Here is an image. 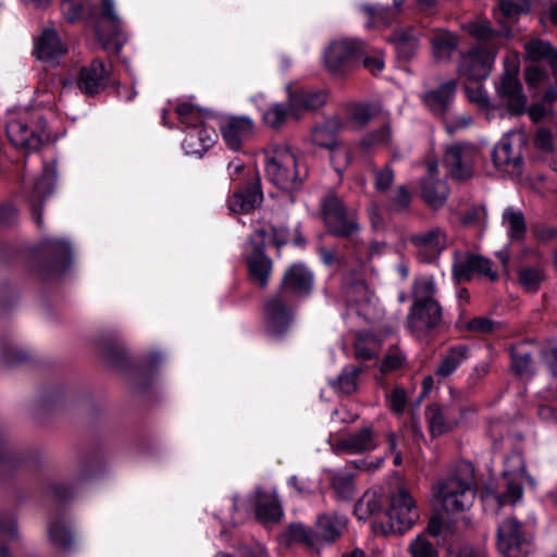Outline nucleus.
Masks as SVG:
<instances>
[{"label":"nucleus","mask_w":557,"mask_h":557,"mask_svg":"<svg viewBox=\"0 0 557 557\" xmlns=\"http://www.w3.org/2000/svg\"><path fill=\"white\" fill-rule=\"evenodd\" d=\"M497 53V46L481 48L478 46L462 55L459 73L471 81L485 79L491 71Z\"/></svg>","instance_id":"14"},{"label":"nucleus","mask_w":557,"mask_h":557,"mask_svg":"<svg viewBox=\"0 0 557 557\" xmlns=\"http://www.w3.org/2000/svg\"><path fill=\"white\" fill-rule=\"evenodd\" d=\"M497 9H494V16L497 20H502L503 15L507 20H513L521 13H525L529 10V0H497Z\"/></svg>","instance_id":"43"},{"label":"nucleus","mask_w":557,"mask_h":557,"mask_svg":"<svg viewBox=\"0 0 557 557\" xmlns=\"http://www.w3.org/2000/svg\"><path fill=\"white\" fill-rule=\"evenodd\" d=\"M312 141L314 145L331 149L337 141L334 134L326 126L315 127L312 133Z\"/></svg>","instance_id":"60"},{"label":"nucleus","mask_w":557,"mask_h":557,"mask_svg":"<svg viewBox=\"0 0 557 557\" xmlns=\"http://www.w3.org/2000/svg\"><path fill=\"white\" fill-rule=\"evenodd\" d=\"M25 358L24 352L10 338H0V360L10 364Z\"/></svg>","instance_id":"55"},{"label":"nucleus","mask_w":557,"mask_h":557,"mask_svg":"<svg viewBox=\"0 0 557 557\" xmlns=\"http://www.w3.org/2000/svg\"><path fill=\"white\" fill-rule=\"evenodd\" d=\"M497 92L511 114L524 112L527 98L522 92V86L517 74H505L497 87Z\"/></svg>","instance_id":"19"},{"label":"nucleus","mask_w":557,"mask_h":557,"mask_svg":"<svg viewBox=\"0 0 557 557\" xmlns=\"http://www.w3.org/2000/svg\"><path fill=\"white\" fill-rule=\"evenodd\" d=\"M346 295L348 304L357 307L359 315H363L366 319H371L374 315L376 297L364 282L357 281L350 284Z\"/></svg>","instance_id":"22"},{"label":"nucleus","mask_w":557,"mask_h":557,"mask_svg":"<svg viewBox=\"0 0 557 557\" xmlns=\"http://www.w3.org/2000/svg\"><path fill=\"white\" fill-rule=\"evenodd\" d=\"M55 178L57 172L54 164H47L44 168L42 174L34 182L33 190L29 196V202L35 215L36 223L38 225L41 224V216L37 213V210L41 206L45 198L52 194Z\"/></svg>","instance_id":"21"},{"label":"nucleus","mask_w":557,"mask_h":557,"mask_svg":"<svg viewBox=\"0 0 557 557\" xmlns=\"http://www.w3.org/2000/svg\"><path fill=\"white\" fill-rule=\"evenodd\" d=\"M502 225L511 242L523 240L527 233V222L523 212L508 207L502 214Z\"/></svg>","instance_id":"33"},{"label":"nucleus","mask_w":557,"mask_h":557,"mask_svg":"<svg viewBox=\"0 0 557 557\" xmlns=\"http://www.w3.org/2000/svg\"><path fill=\"white\" fill-rule=\"evenodd\" d=\"M425 417L432 436H440L457 424V420L451 417L449 409L436 404L426 408Z\"/></svg>","instance_id":"30"},{"label":"nucleus","mask_w":557,"mask_h":557,"mask_svg":"<svg viewBox=\"0 0 557 557\" xmlns=\"http://www.w3.org/2000/svg\"><path fill=\"white\" fill-rule=\"evenodd\" d=\"M511 368L519 376H528L533 374V364L531 355L520 350L518 347L511 349Z\"/></svg>","instance_id":"49"},{"label":"nucleus","mask_w":557,"mask_h":557,"mask_svg":"<svg viewBox=\"0 0 557 557\" xmlns=\"http://www.w3.org/2000/svg\"><path fill=\"white\" fill-rule=\"evenodd\" d=\"M476 156L478 150L474 146L457 144L446 150L444 164L454 178L466 180L471 176Z\"/></svg>","instance_id":"16"},{"label":"nucleus","mask_w":557,"mask_h":557,"mask_svg":"<svg viewBox=\"0 0 557 557\" xmlns=\"http://www.w3.org/2000/svg\"><path fill=\"white\" fill-rule=\"evenodd\" d=\"M185 127L183 148L189 156L201 157L211 148L216 138L215 129L206 122L207 113L188 102H181L175 109Z\"/></svg>","instance_id":"3"},{"label":"nucleus","mask_w":557,"mask_h":557,"mask_svg":"<svg viewBox=\"0 0 557 557\" xmlns=\"http://www.w3.org/2000/svg\"><path fill=\"white\" fill-rule=\"evenodd\" d=\"M542 360L548 367L553 374H557V342H549L543 348Z\"/></svg>","instance_id":"63"},{"label":"nucleus","mask_w":557,"mask_h":557,"mask_svg":"<svg viewBox=\"0 0 557 557\" xmlns=\"http://www.w3.org/2000/svg\"><path fill=\"white\" fill-rule=\"evenodd\" d=\"M271 150L265 164L268 178L281 189L294 188L306 176V170L301 171L296 154L287 145L275 144Z\"/></svg>","instance_id":"4"},{"label":"nucleus","mask_w":557,"mask_h":557,"mask_svg":"<svg viewBox=\"0 0 557 557\" xmlns=\"http://www.w3.org/2000/svg\"><path fill=\"white\" fill-rule=\"evenodd\" d=\"M263 199L259 180L252 183L245 190L235 193L228 199V208L234 213H248L257 208Z\"/></svg>","instance_id":"26"},{"label":"nucleus","mask_w":557,"mask_h":557,"mask_svg":"<svg viewBox=\"0 0 557 557\" xmlns=\"http://www.w3.org/2000/svg\"><path fill=\"white\" fill-rule=\"evenodd\" d=\"M447 557H487L486 553L481 547H473L463 545L459 547H450L447 552Z\"/></svg>","instance_id":"62"},{"label":"nucleus","mask_w":557,"mask_h":557,"mask_svg":"<svg viewBox=\"0 0 557 557\" xmlns=\"http://www.w3.org/2000/svg\"><path fill=\"white\" fill-rule=\"evenodd\" d=\"M220 132L226 146L234 151H238L245 143L252 138L255 124L246 115L226 116L221 120Z\"/></svg>","instance_id":"15"},{"label":"nucleus","mask_w":557,"mask_h":557,"mask_svg":"<svg viewBox=\"0 0 557 557\" xmlns=\"http://www.w3.org/2000/svg\"><path fill=\"white\" fill-rule=\"evenodd\" d=\"M442 319L443 311L438 301L413 302L407 325L417 337H423L438 327Z\"/></svg>","instance_id":"13"},{"label":"nucleus","mask_w":557,"mask_h":557,"mask_svg":"<svg viewBox=\"0 0 557 557\" xmlns=\"http://www.w3.org/2000/svg\"><path fill=\"white\" fill-rule=\"evenodd\" d=\"M61 11L66 21L74 23L82 18L84 7L81 0H63Z\"/></svg>","instance_id":"58"},{"label":"nucleus","mask_w":557,"mask_h":557,"mask_svg":"<svg viewBox=\"0 0 557 557\" xmlns=\"http://www.w3.org/2000/svg\"><path fill=\"white\" fill-rule=\"evenodd\" d=\"M45 250L55 256L61 262L67 261L71 253V246L67 242L57 238H48L45 240Z\"/></svg>","instance_id":"56"},{"label":"nucleus","mask_w":557,"mask_h":557,"mask_svg":"<svg viewBox=\"0 0 557 557\" xmlns=\"http://www.w3.org/2000/svg\"><path fill=\"white\" fill-rule=\"evenodd\" d=\"M347 524V519L338 513H323L317 520L315 540L333 542L341 536Z\"/></svg>","instance_id":"27"},{"label":"nucleus","mask_w":557,"mask_h":557,"mask_svg":"<svg viewBox=\"0 0 557 557\" xmlns=\"http://www.w3.org/2000/svg\"><path fill=\"white\" fill-rule=\"evenodd\" d=\"M475 478L470 462H461L447 478L433 487L435 498L446 512H460L469 509L474 500Z\"/></svg>","instance_id":"2"},{"label":"nucleus","mask_w":557,"mask_h":557,"mask_svg":"<svg viewBox=\"0 0 557 557\" xmlns=\"http://www.w3.org/2000/svg\"><path fill=\"white\" fill-rule=\"evenodd\" d=\"M35 54L38 60L53 62L67 53V46L52 28H46L35 40Z\"/></svg>","instance_id":"20"},{"label":"nucleus","mask_w":557,"mask_h":557,"mask_svg":"<svg viewBox=\"0 0 557 557\" xmlns=\"http://www.w3.org/2000/svg\"><path fill=\"white\" fill-rule=\"evenodd\" d=\"M98 16L108 24L112 36H117L122 32L123 21L116 10L115 0H101Z\"/></svg>","instance_id":"41"},{"label":"nucleus","mask_w":557,"mask_h":557,"mask_svg":"<svg viewBox=\"0 0 557 557\" xmlns=\"http://www.w3.org/2000/svg\"><path fill=\"white\" fill-rule=\"evenodd\" d=\"M361 11L368 17L366 27L372 28L377 26H389L396 21L399 13H397L392 7H380V5H362Z\"/></svg>","instance_id":"36"},{"label":"nucleus","mask_w":557,"mask_h":557,"mask_svg":"<svg viewBox=\"0 0 557 557\" xmlns=\"http://www.w3.org/2000/svg\"><path fill=\"white\" fill-rule=\"evenodd\" d=\"M480 256L470 255L462 251H455L453 262V274L457 281L469 280L478 267Z\"/></svg>","instance_id":"37"},{"label":"nucleus","mask_w":557,"mask_h":557,"mask_svg":"<svg viewBox=\"0 0 557 557\" xmlns=\"http://www.w3.org/2000/svg\"><path fill=\"white\" fill-rule=\"evenodd\" d=\"M376 346L374 339L367 342L363 337L359 336L354 344L355 357L362 361L371 360L377 354Z\"/></svg>","instance_id":"57"},{"label":"nucleus","mask_w":557,"mask_h":557,"mask_svg":"<svg viewBox=\"0 0 557 557\" xmlns=\"http://www.w3.org/2000/svg\"><path fill=\"white\" fill-rule=\"evenodd\" d=\"M256 516L263 523L277 522L283 516V508L277 499L276 492L256 491Z\"/></svg>","instance_id":"24"},{"label":"nucleus","mask_w":557,"mask_h":557,"mask_svg":"<svg viewBox=\"0 0 557 557\" xmlns=\"http://www.w3.org/2000/svg\"><path fill=\"white\" fill-rule=\"evenodd\" d=\"M288 101L293 111L301 109L314 110L325 104L327 95L321 90L300 89L293 91L287 87Z\"/></svg>","instance_id":"29"},{"label":"nucleus","mask_w":557,"mask_h":557,"mask_svg":"<svg viewBox=\"0 0 557 557\" xmlns=\"http://www.w3.org/2000/svg\"><path fill=\"white\" fill-rule=\"evenodd\" d=\"M497 21L502 25V29H494L490 21L485 17H476L466 22L462 27L469 35L483 45L481 48L497 46L498 50L502 45V38L509 37L511 30L504 20Z\"/></svg>","instance_id":"17"},{"label":"nucleus","mask_w":557,"mask_h":557,"mask_svg":"<svg viewBox=\"0 0 557 557\" xmlns=\"http://www.w3.org/2000/svg\"><path fill=\"white\" fill-rule=\"evenodd\" d=\"M283 541L288 544H304L307 546H313L317 542L315 533L306 528L302 523H292L282 534Z\"/></svg>","instance_id":"39"},{"label":"nucleus","mask_w":557,"mask_h":557,"mask_svg":"<svg viewBox=\"0 0 557 557\" xmlns=\"http://www.w3.org/2000/svg\"><path fill=\"white\" fill-rule=\"evenodd\" d=\"M406 362L405 354L398 348H391L383 358L380 372L385 375L400 370Z\"/></svg>","instance_id":"53"},{"label":"nucleus","mask_w":557,"mask_h":557,"mask_svg":"<svg viewBox=\"0 0 557 557\" xmlns=\"http://www.w3.org/2000/svg\"><path fill=\"white\" fill-rule=\"evenodd\" d=\"M386 515L391 532L399 534L410 530L419 520L416 502L403 486L398 487V490L391 495V504Z\"/></svg>","instance_id":"7"},{"label":"nucleus","mask_w":557,"mask_h":557,"mask_svg":"<svg viewBox=\"0 0 557 557\" xmlns=\"http://www.w3.org/2000/svg\"><path fill=\"white\" fill-rule=\"evenodd\" d=\"M265 238L264 228L256 230L249 238L246 257L250 280L262 288L268 285L272 273V261L263 252Z\"/></svg>","instance_id":"8"},{"label":"nucleus","mask_w":557,"mask_h":557,"mask_svg":"<svg viewBox=\"0 0 557 557\" xmlns=\"http://www.w3.org/2000/svg\"><path fill=\"white\" fill-rule=\"evenodd\" d=\"M524 49L531 60L545 61L554 73L557 71V50L548 41L533 38L524 45Z\"/></svg>","instance_id":"34"},{"label":"nucleus","mask_w":557,"mask_h":557,"mask_svg":"<svg viewBox=\"0 0 557 557\" xmlns=\"http://www.w3.org/2000/svg\"><path fill=\"white\" fill-rule=\"evenodd\" d=\"M411 557H438V552L424 534H419L408 547Z\"/></svg>","instance_id":"52"},{"label":"nucleus","mask_w":557,"mask_h":557,"mask_svg":"<svg viewBox=\"0 0 557 557\" xmlns=\"http://www.w3.org/2000/svg\"><path fill=\"white\" fill-rule=\"evenodd\" d=\"M410 242L425 262L435 260L447 244L445 233L437 227L412 235Z\"/></svg>","instance_id":"18"},{"label":"nucleus","mask_w":557,"mask_h":557,"mask_svg":"<svg viewBox=\"0 0 557 557\" xmlns=\"http://www.w3.org/2000/svg\"><path fill=\"white\" fill-rule=\"evenodd\" d=\"M377 108L368 103H352L347 107L348 120L357 126H364L377 115Z\"/></svg>","instance_id":"44"},{"label":"nucleus","mask_w":557,"mask_h":557,"mask_svg":"<svg viewBox=\"0 0 557 557\" xmlns=\"http://www.w3.org/2000/svg\"><path fill=\"white\" fill-rule=\"evenodd\" d=\"M363 66L372 74H377L384 69V59L382 51L372 50L368 51L364 47Z\"/></svg>","instance_id":"59"},{"label":"nucleus","mask_w":557,"mask_h":557,"mask_svg":"<svg viewBox=\"0 0 557 557\" xmlns=\"http://www.w3.org/2000/svg\"><path fill=\"white\" fill-rule=\"evenodd\" d=\"M436 58H444L457 46V37L449 33H436L431 39Z\"/></svg>","instance_id":"50"},{"label":"nucleus","mask_w":557,"mask_h":557,"mask_svg":"<svg viewBox=\"0 0 557 557\" xmlns=\"http://www.w3.org/2000/svg\"><path fill=\"white\" fill-rule=\"evenodd\" d=\"M330 159L334 170L338 174H342L352 160L350 147L343 143H336L330 149Z\"/></svg>","instance_id":"46"},{"label":"nucleus","mask_w":557,"mask_h":557,"mask_svg":"<svg viewBox=\"0 0 557 557\" xmlns=\"http://www.w3.org/2000/svg\"><path fill=\"white\" fill-rule=\"evenodd\" d=\"M377 446L375 433L371 425H366L358 432L343 438L337 447L349 454H361L373 450Z\"/></svg>","instance_id":"25"},{"label":"nucleus","mask_w":557,"mask_h":557,"mask_svg":"<svg viewBox=\"0 0 557 557\" xmlns=\"http://www.w3.org/2000/svg\"><path fill=\"white\" fill-rule=\"evenodd\" d=\"M323 218L330 232L338 237H352L359 231L354 211H347L336 196H329L323 202Z\"/></svg>","instance_id":"10"},{"label":"nucleus","mask_w":557,"mask_h":557,"mask_svg":"<svg viewBox=\"0 0 557 557\" xmlns=\"http://www.w3.org/2000/svg\"><path fill=\"white\" fill-rule=\"evenodd\" d=\"M503 473L506 481V491L500 493L490 492L485 496L487 502H494L499 507L515 505L522 498L525 468L521 454L513 453L506 458Z\"/></svg>","instance_id":"6"},{"label":"nucleus","mask_w":557,"mask_h":557,"mask_svg":"<svg viewBox=\"0 0 557 557\" xmlns=\"http://www.w3.org/2000/svg\"><path fill=\"white\" fill-rule=\"evenodd\" d=\"M397 54L404 60L410 59L419 46L418 33L412 27L400 28L392 37Z\"/></svg>","instance_id":"35"},{"label":"nucleus","mask_w":557,"mask_h":557,"mask_svg":"<svg viewBox=\"0 0 557 557\" xmlns=\"http://www.w3.org/2000/svg\"><path fill=\"white\" fill-rule=\"evenodd\" d=\"M467 359L468 348L466 346L453 347L438 364L436 374L447 377Z\"/></svg>","instance_id":"40"},{"label":"nucleus","mask_w":557,"mask_h":557,"mask_svg":"<svg viewBox=\"0 0 557 557\" xmlns=\"http://www.w3.org/2000/svg\"><path fill=\"white\" fill-rule=\"evenodd\" d=\"M312 285L313 275L302 263H295L287 269L278 293L264 305L267 327L272 335L284 334L293 322L294 297L307 296Z\"/></svg>","instance_id":"1"},{"label":"nucleus","mask_w":557,"mask_h":557,"mask_svg":"<svg viewBox=\"0 0 557 557\" xmlns=\"http://www.w3.org/2000/svg\"><path fill=\"white\" fill-rule=\"evenodd\" d=\"M50 541L60 548H69L73 543V535L61 522H52L48 528Z\"/></svg>","instance_id":"54"},{"label":"nucleus","mask_w":557,"mask_h":557,"mask_svg":"<svg viewBox=\"0 0 557 557\" xmlns=\"http://www.w3.org/2000/svg\"><path fill=\"white\" fill-rule=\"evenodd\" d=\"M5 131L12 145L20 149L37 150L48 139L44 119L29 111L11 116Z\"/></svg>","instance_id":"5"},{"label":"nucleus","mask_w":557,"mask_h":557,"mask_svg":"<svg viewBox=\"0 0 557 557\" xmlns=\"http://www.w3.org/2000/svg\"><path fill=\"white\" fill-rule=\"evenodd\" d=\"M362 373L363 368L348 364L336 379L330 381V385L337 394L352 395L358 392L359 377Z\"/></svg>","instance_id":"32"},{"label":"nucleus","mask_w":557,"mask_h":557,"mask_svg":"<svg viewBox=\"0 0 557 557\" xmlns=\"http://www.w3.org/2000/svg\"><path fill=\"white\" fill-rule=\"evenodd\" d=\"M331 484L335 494L342 499H351L355 495L354 475L346 471H337L331 476Z\"/></svg>","instance_id":"42"},{"label":"nucleus","mask_w":557,"mask_h":557,"mask_svg":"<svg viewBox=\"0 0 557 557\" xmlns=\"http://www.w3.org/2000/svg\"><path fill=\"white\" fill-rule=\"evenodd\" d=\"M296 114V111L281 103H275L263 113V121L272 128H280L286 122L288 115Z\"/></svg>","instance_id":"47"},{"label":"nucleus","mask_w":557,"mask_h":557,"mask_svg":"<svg viewBox=\"0 0 557 557\" xmlns=\"http://www.w3.org/2000/svg\"><path fill=\"white\" fill-rule=\"evenodd\" d=\"M436 168V164L429 166L430 177L422 184V197L434 209L442 207L448 195L446 183L441 180H433V173Z\"/></svg>","instance_id":"31"},{"label":"nucleus","mask_w":557,"mask_h":557,"mask_svg":"<svg viewBox=\"0 0 557 557\" xmlns=\"http://www.w3.org/2000/svg\"><path fill=\"white\" fill-rule=\"evenodd\" d=\"M407 405V395L404 388L395 387L388 395V407L396 413L401 414Z\"/></svg>","instance_id":"61"},{"label":"nucleus","mask_w":557,"mask_h":557,"mask_svg":"<svg viewBox=\"0 0 557 557\" xmlns=\"http://www.w3.org/2000/svg\"><path fill=\"white\" fill-rule=\"evenodd\" d=\"M546 73L541 70L537 65L529 66L525 70V79L529 86L531 87H540L545 84L547 79Z\"/></svg>","instance_id":"64"},{"label":"nucleus","mask_w":557,"mask_h":557,"mask_svg":"<svg viewBox=\"0 0 557 557\" xmlns=\"http://www.w3.org/2000/svg\"><path fill=\"white\" fill-rule=\"evenodd\" d=\"M497 549L504 557H525L529 554V541L517 519L508 518L498 525Z\"/></svg>","instance_id":"12"},{"label":"nucleus","mask_w":557,"mask_h":557,"mask_svg":"<svg viewBox=\"0 0 557 557\" xmlns=\"http://www.w3.org/2000/svg\"><path fill=\"white\" fill-rule=\"evenodd\" d=\"M381 509V500L375 492H367L355 505V513L359 520H364Z\"/></svg>","instance_id":"45"},{"label":"nucleus","mask_w":557,"mask_h":557,"mask_svg":"<svg viewBox=\"0 0 557 557\" xmlns=\"http://www.w3.org/2000/svg\"><path fill=\"white\" fill-rule=\"evenodd\" d=\"M108 75L104 64L96 59L81 70L77 86L87 95L98 94L104 88Z\"/></svg>","instance_id":"23"},{"label":"nucleus","mask_w":557,"mask_h":557,"mask_svg":"<svg viewBox=\"0 0 557 557\" xmlns=\"http://www.w3.org/2000/svg\"><path fill=\"white\" fill-rule=\"evenodd\" d=\"M455 91L456 82L449 81L442 84L435 90L426 92L423 100L434 114L442 115L448 110L454 99Z\"/></svg>","instance_id":"28"},{"label":"nucleus","mask_w":557,"mask_h":557,"mask_svg":"<svg viewBox=\"0 0 557 557\" xmlns=\"http://www.w3.org/2000/svg\"><path fill=\"white\" fill-rule=\"evenodd\" d=\"M523 143L524 136L521 133L504 136L492 152L495 166L509 175H519L523 166L520 151Z\"/></svg>","instance_id":"11"},{"label":"nucleus","mask_w":557,"mask_h":557,"mask_svg":"<svg viewBox=\"0 0 557 557\" xmlns=\"http://www.w3.org/2000/svg\"><path fill=\"white\" fill-rule=\"evenodd\" d=\"M519 283L521 286L531 293L539 289L542 281L544 280L543 270L540 267L522 268L518 273Z\"/></svg>","instance_id":"48"},{"label":"nucleus","mask_w":557,"mask_h":557,"mask_svg":"<svg viewBox=\"0 0 557 557\" xmlns=\"http://www.w3.org/2000/svg\"><path fill=\"white\" fill-rule=\"evenodd\" d=\"M392 140V132L388 124L364 136L360 143L362 149L387 146Z\"/></svg>","instance_id":"51"},{"label":"nucleus","mask_w":557,"mask_h":557,"mask_svg":"<svg viewBox=\"0 0 557 557\" xmlns=\"http://www.w3.org/2000/svg\"><path fill=\"white\" fill-rule=\"evenodd\" d=\"M364 53V42L356 38H339L332 41L324 52L325 67L342 73Z\"/></svg>","instance_id":"9"},{"label":"nucleus","mask_w":557,"mask_h":557,"mask_svg":"<svg viewBox=\"0 0 557 557\" xmlns=\"http://www.w3.org/2000/svg\"><path fill=\"white\" fill-rule=\"evenodd\" d=\"M437 292L436 281L433 275H421L414 280L412 288L413 302L437 301L435 295Z\"/></svg>","instance_id":"38"}]
</instances>
